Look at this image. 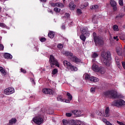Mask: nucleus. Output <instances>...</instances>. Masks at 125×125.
<instances>
[{
  "mask_svg": "<svg viewBox=\"0 0 125 125\" xmlns=\"http://www.w3.org/2000/svg\"><path fill=\"white\" fill-rule=\"evenodd\" d=\"M58 48H63V45L61 43H60L58 45Z\"/></svg>",
  "mask_w": 125,
  "mask_h": 125,
  "instance_id": "obj_41",
  "label": "nucleus"
},
{
  "mask_svg": "<svg viewBox=\"0 0 125 125\" xmlns=\"http://www.w3.org/2000/svg\"><path fill=\"white\" fill-rule=\"evenodd\" d=\"M114 40H116V41H119V38H118V36H114L113 37Z\"/></svg>",
  "mask_w": 125,
  "mask_h": 125,
  "instance_id": "obj_54",
  "label": "nucleus"
},
{
  "mask_svg": "<svg viewBox=\"0 0 125 125\" xmlns=\"http://www.w3.org/2000/svg\"><path fill=\"white\" fill-rule=\"evenodd\" d=\"M110 4H111V6L113 7V10L114 11H116V10H117V2H116L115 0H110Z\"/></svg>",
  "mask_w": 125,
  "mask_h": 125,
  "instance_id": "obj_11",
  "label": "nucleus"
},
{
  "mask_svg": "<svg viewBox=\"0 0 125 125\" xmlns=\"http://www.w3.org/2000/svg\"><path fill=\"white\" fill-rule=\"evenodd\" d=\"M6 26V25H5V24L0 22V27H2V28H5Z\"/></svg>",
  "mask_w": 125,
  "mask_h": 125,
  "instance_id": "obj_39",
  "label": "nucleus"
},
{
  "mask_svg": "<svg viewBox=\"0 0 125 125\" xmlns=\"http://www.w3.org/2000/svg\"><path fill=\"white\" fill-rule=\"evenodd\" d=\"M49 62L52 68H53V66L54 65L57 67H59V63L58 62V61H57V60H56L53 55L50 56Z\"/></svg>",
  "mask_w": 125,
  "mask_h": 125,
  "instance_id": "obj_4",
  "label": "nucleus"
},
{
  "mask_svg": "<svg viewBox=\"0 0 125 125\" xmlns=\"http://www.w3.org/2000/svg\"><path fill=\"white\" fill-rule=\"evenodd\" d=\"M103 122L105 123L106 125H107V123H109V122L107 121V119H103Z\"/></svg>",
  "mask_w": 125,
  "mask_h": 125,
  "instance_id": "obj_44",
  "label": "nucleus"
},
{
  "mask_svg": "<svg viewBox=\"0 0 125 125\" xmlns=\"http://www.w3.org/2000/svg\"><path fill=\"white\" fill-rule=\"evenodd\" d=\"M91 77H90V76H89V75L88 74H85V80H88L89 81L90 80V78Z\"/></svg>",
  "mask_w": 125,
  "mask_h": 125,
  "instance_id": "obj_36",
  "label": "nucleus"
},
{
  "mask_svg": "<svg viewBox=\"0 0 125 125\" xmlns=\"http://www.w3.org/2000/svg\"><path fill=\"white\" fill-rule=\"evenodd\" d=\"M51 6H53L54 7H64V5L61 2H58L56 3H52Z\"/></svg>",
  "mask_w": 125,
  "mask_h": 125,
  "instance_id": "obj_14",
  "label": "nucleus"
},
{
  "mask_svg": "<svg viewBox=\"0 0 125 125\" xmlns=\"http://www.w3.org/2000/svg\"><path fill=\"white\" fill-rule=\"evenodd\" d=\"M113 105L114 106H117V107L124 106V105H125V102L123 100H119L118 101H114L113 103Z\"/></svg>",
  "mask_w": 125,
  "mask_h": 125,
  "instance_id": "obj_10",
  "label": "nucleus"
},
{
  "mask_svg": "<svg viewBox=\"0 0 125 125\" xmlns=\"http://www.w3.org/2000/svg\"><path fill=\"white\" fill-rule=\"evenodd\" d=\"M21 73H23V74H26V70L23 69V68L21 69Z\"/></svg>",
  "mask_w": 125,
  "mask_h": 125,
  "instance_id": "obj_46",
  "label": "nucleus"
},
{
  "mask_svg": "<svg viewBox=\"0 0 125 125\" xmlns=\"http://www.w3.org/2000/svg\"><path fill=\"white\" fill-rule=\"evenodd\" d=\"M69 17H70V14L66 13L64 15V16L62 17V18H65V19H69Z\"/></svg>",
  "mask_w": 125,
  "mask_h": 125,
  "instance_id": "obj_31",
  "label": "nucleus"
},
{
  "mask_svg": "<svg viewBox=\"0 0 125 125\" xmlns=\"http://www.w3.org/2000/svg\"><path fill=\"white\" fill-rule=\"evenodd\" d=\"M4 57L6 59H12V55L7 53L4 54Z\"/></svg>",
  "mask_w": 125,
  "mask_h": 125,
  "instance_id": "obj_18",
  "label": "nucleus"
},
{
  "mask_svg": "<svg viewBox=\"0 0 125 125\" xmlns=\"http://www.w3.org/2000/svg\"><path fill=\"white\" fill-rule=\"evenodd\" d=\"M104 95L106 97H111V98H120L121 96L118 94L116 90H110L104 92Z\"/></svg>",
  "mask_w": 125,
  "mask_h": 125,
  "instance_id": "obj_2",
  "label": "nucleus"
},
{
  "mask_svg": "<svg viewBox=\"0 0 125 125\" xmlns=\"http://www.w3.org/2000/svg\"><path fill=\"white\" fill-rule=\"evenodd\" d=\"M115 61H116V62H117V64L120 65V63H119L120 60H119V58H118V57H115Z\"/></svg>",
  "mask_w": 125,
  "mask_h": 125,
  "instance_id": "obj_38",
  "label": "nucleus"
},
{
  "mask_svg": "<svg viewBox=\"0 0 125 125\" xmlns=\"http://www.w3.org/2000/svg\"><path fill=\"white\" fill-rule=\"evenodd\" d=\"M73 23H74V22H73V21H71V22H70V25H73Z\"/></svg>",
  "mask_w": 125,
  "mask_h": 125,
  "instance_id": "obj_61",
  "label": "nucleus"
},
{
  "mask_svg": "<svg viewBox=\"0 0 125 125\" xmlns=\"http://www.w3.org/2000/svg\"><path fill=\"white\" fill-rule=\"evenodd\" d=\"M49 12H50V13H51V14H53V12L52 11V10H49L48 11Z\"/></svg>",
  "mask_w": 125,
  "mask_h": 125,
  "instance_id": "obj_56",
  "label": "nucleus"
},
{
  "mask_svg": "<svg viewBox=\"0 0 125 125\" xmlns=\"http://www.w3.org/2000/svg\"><path fill=\"white\" fill-rule=\"evenodd\" d=\"M62 30H64V29H65V25H62Z\"/></svg>",
  "mask_w": 125,
  "mask_h": 125,
  "instance_id": "obj_58",
  "label": "nucleus"
},
{
  "mask_svg": "<svg viewBox=\"0 0 125 125\" xmlns=\"http://www.w3.org/2000/svg\"><path fill=\"white\" fill-rule=\"evenodd\" d=\"M14 92H15V90L14 88L11 87L5 89L3 91V93L5 95H10V94H13Z\"/></svg>",
  "mask_w": 125,
  "mask_h": 125,
  "instance_id": "obj_9",
  "label": "nucleus"
},
{
  "mask_svg": "<svg viewBox=\"0 0 125 125\" xmlns=\"http://www.w3.org/2000/svg\"><path fill=\"white\" fill-rule=\"evenodd\" d=\"M89 81L91 82H93V83H96L97 82H98V78L94 76H92L90 78Z\"/></svg>",
  "mask_w": 125,
  "mask_h": 125,
  "instance_id": "obj_20",
  "label": "nucleus"
},
{
  "mask_svg": "<svg viewBox=\"0 0 125 125\" xmlns=\"http://www.w3.org/2000/svg\"><path fill=\"white\" fill-rule=\"evenodd\" d=\"M43 116L42 115H38L37 117H35L33 118V120L35 124L37 125H42V123H43Z\"/></svg>",
  "mask_w": 125,
  "mask_h": 125,
  "instance_id": "obj_8",
  "label": "nucleus"
},
{
  "mask_svg": "<svg viewBox=\"0 0 125 125\" xmlns=\"http://www.w3.org/2000/svg\"><path fill=\"white\" fill-rule=\"evenodd\" d=\"M90 90L91 92H95V88H91Z\"/></svg>",
  "mask_w": 125,
  "mask_h": 125,
  "instance_id": "obj_51",
  "label": "nucleus"
},
{
  "mask_svg": "<svg viewBox=\"0 0 125 125\" xmlns=\"http://www.w3.org/2000/svg\"><path fill=\"white\" fill-rule=\"evenodd\" d=\"M98 72H99V73L101 74H103L105 73V69L102 67H100L99 71Z\"/></svg>",
  "mask_w": 125,
  "mask_h": 125,
  "instance_id": "obj_28",
  "label": "nucleus"
},
{
  "mask_svg": "<svg viewBox=\"0 0 125 125\" xmlns=\"http://www.w3.org/2000/svg\"><path fill=\"white\" fill-rule=\"evenodd\" d=\"M90 9H93L95 11L98 9V5H92L90 6Z\"/></svg>",
  "mask_w": 125,
  "mask_h": 125,
  "instance_id": "obj_27",
  "label": "nucleus"
},
{
  "mask_svg": "<svg viewBox=\"0 0 125 125\" xmlns=\"http://www.w3.org/2000/svg\"><path fill=\"white\" fill-rule=\"evenodd\" d=\"M93 36L94 37L95 43L96 45H97V44H99V45H102V44H103V40H102V38L96 36V33L95 32L93 33Z\"/></svg>",
  "mask_w": 125,
  "mask_h": 125,
  "instance_id": "obj_7",
  "label": "nucleus"
},
{
  "mask_svg": "<svg viewBox=\"0 0 125 125\" xmlns=\"http://www.w3.org/2000/svg\"><path fill=\"white\" fill-rule=\"evenodd\" d=\"M122 65H123V67L124 68V69H125V62H122Z\"/></svg>",
  "mask_w": 125,
  "mask_h": 125,
  "instance_id": "obj_55",
  "label": "nucleus"
},
{
  "mask_svg": "<svg viewBox=\"0 0 125 125\" xmlns=\"http://www.w3.org/2000/svg\"><path fill=\"white\" fill-rule=\"evenodd\" d=\"M77 112H78V110H74L72 111V113H73V114L75 115V116H76Z\"/></svg>",
  "mask_w": 125,
  "mask_h": 125,
  "instance_id": "obj_53",
  "label": "nucleus"
},
{
  "mask_svg": "<svg viewBox=\"0 0 125 125\" xmlns=\"http://www.w3.org/2000/svg\"><path fill=\"white\" fill-rule=\"evenodd\" d=\"M17 122V120H16V118H12L9 121V125H13L15 124V123Z\"/></svg>",
  "mask_w": 125,
  "mask_h": 125,
  "instance_id": "obj_19",
  "label": "nucleus"
},
{
  "mask_svg": "<svg viewBox=\"0 0 125 125\" xmlns=\"http://www.w3.org/2000/svg\"><path fill=\"white\" fill-rule=\"evenodd\" d=\"M119 4H120L121 6L124 5V1L123 0H119Z\"/></svg>",
  "mask_w": 125,
  "mask_h": 125,
  "instance_id": "obj_37",
  "label": "nucleus"
},
{
  "mask_svg": "<svg viewBox=\"0 0 125 125\" xmlns=\"http://www.w3.org/2000/svg\"><path fill=\"white\" fill-rule=\"evenodd\" d=\"M122 48H123V47H118L116 48V52H117L118 55H122Z\"/></svg>",
  "mask_w": 125,
  "mask_h": 125,
  "instance_id": "obj_23",
  "label": "nucleus"
},
{
  "mask_svg": "<svg viewBox=\"0 0 125 125\" xmlns=\"http://www.w3.org/2000/svg\"><path fill=\"white\" fill-rule=\"evenodd\" d=\"M81 31L82 32V33L85 35V36H89V33L87 32V31L86 30V28H85V27H82L81 28Z\"/></svg>",
  "mask_w": 125,
  "mask_h": 125,
  "instance_id": "obj_13",
  "label": "nucleus"
},
{
  "mask_svg": "<svg viewBox=\"0 0 125 125\" xmlns=\"http://www.w3.org/2000/svg\"><path fill=\"white\" fill-rule=\"evenodd\" d=\"M117 123L119 125H125V123H124V122H120V121H117Z\"/></svg>",
  "mask_w": 125,
  "mask_h": 125,
  "instance_id": "obj_40",
  "label": "nucleus"
},
{
  "mask_svg": "<svg viewBox=\"0 0 125 125\" xmlns=\"http://www.w3.org/2000/svg\"><path fill=\"white\" fill-rule=\"evenodd\" d=\"M85 35L82 33V35L80 36V38L82 40V41H83V42H85L86 39V37H85Z\"/></svg>",
  "mask_w": 125,
  "mask_h": 125,
  "instance_id": "obj_26",
  "label": "nucleus"
},
{
  "mask_svg": "<svg viewBox=\"0 0 125 125\" xmlns=\"http://www.w3.org/2000/svg\"><path fill=\"white\" fill-rule=\"evenodd\" d=\"M69 6L71 10H74V9H75V8H76V5H74V2H71L69 3Z\"/></svg>",
  "mask_w": 125,
  "mask_h": 125,
  "instance_id": "obj_22",
  "label": "nucleus"
},
{
  "mask_svg": "<svg viewBox=\"0 0 125 125\" xmlns=\"http://www.w3.org/2000/svg\"><path fill=\"white\" fill-rule=\"evenodd\" d=\"M88 5V2H86V4L84 5L83 6L84 7H85Z\"/></svg>",
  "mask_w": 125,
  "mask_h": 125,
  "instance_id": "obj_57",
  "label": "nucleus"
},
{
  "mask_svg": "<svg viewBox=\"0 0 125 125\" xmlns=\"http://www.w3.org/2000/svg\"><path fill=\"white\" fill-rule=\"evenodd\" d=\"M62 123L63 125H69V121H68L66 119L62 120Z\"/></svg>",
  "mask_w": 125,
  "mask_h": 125,
  "instance_id": "obj_29",
  "label": "nucleus"
},
{
  "mask_svg": "<svg viewBox=\"0 0 125 125\" xmlns=\"http://www.w3.org/2000/svg\"><path fill=\"white\" fill-rule=\"evenodd\" d=\"M120 40H122L123 41L125 40V34L120 37Z\"/></svg>",
  "mask_w": 125,
  "mask_h": 125,
  "instance_id": "obj_42",
  "label": "nucleus"
},
{
  "mask_svg": "<svg viewBox=\"0 0 125 125\" xmlns=\"http://www.w3.org/2000/svg\"><path fill=\"white\" fill-rule=\"evenodd\" d=\"M48 36L50 39H53L54 38V32L50 31L48 33Z\"/></svg>",
  "mask_w": 125,
  "mask_h": 125,
  "instance_id": "obj_25",
  "label": "nucleus"
},
{
  "mask_svg": "<svg viewBox=\"0 0 125 125\" xmlns=\"http://www.w3.org/2000/svg\"><path fill=\"white\" fill-rule=\"evenodd\" d=\"M61 9H59L57 7H56L54 9V11L55 12H57V13H59V12H60Z\"/></svg>",
  "mask_w": 125,
  "mask_h": 125,
  "instance_id": "obj_35",
  "label": "nucleus"
},
{
  "mask_svg": "<svg viewBox=\"0 0 125 125\" xmlns=\"http://www.w3.org/2000/svg\"><path fill=\"white\" fill-rule=\"evenodd\" d=\"M92 70L94 71V72H99V69L100 67H98V65L94 63L92 65Z\"/></svg>",
  "mask_w": 125,
  "mask_h": 125,
  "instance_id": "obj_15",
  "label": "nucleus"
},
{
  "mask_svg": "<svg viewBox=\"0 0 125 125\" xmlns=\"http://www.w3.org/2000/svg\"><path fill=\"white\" fill-rule=\"evenodd\" d=\"M3 45L1 44H0V50H3Z\"/></svg>",
  "mask_w": 125,
  "mask_h": 125,
  "instance_id": "obj_45",
  "label": "nucleus"
},
{
  "mask_svg": "<svg viewBox=\"0 0 125 125\" xmlns=\"http://www.w3.org/2000/svg\"><path fill=\"white\" fill-rule=\"evenodd\" d=\"M58 73V70H57V69L55 68L53 70L52 74V75H56V74H57Z\"/></svg>",
  "mask_w": 125,
  "mask_h": 125,
  "instance_id": "obj_32",
  "label": "nucleus"
},
{
  "mask_svg": "<svg viewBox=\"0 0 125 125\" xmlns=\"http://www.w3.org/2000/svg\"><path fill=\"white\" fill-rule=\"evenodd\" d=\"M113 29L114 31H116V32H118L119 31V26L117 25H114L113 26Z\"/></svg>",
  "mask_w": 125,
  "mask_h": 125,
  "instance_id": "obj_30",
  "label": "nucleus"
},
{
  "mask_svg": "<svg viewBox=\"0 0 125 125\" xmlns=\"http://www.w3.org/2000/svg\"><path fill=\"white\" fill-rule=\"evenodd\" d=\"M57 99L58 101H61L62 102V101H63V100H62V99L60 97H58L57 98Z\"/></svg>",
  "mask_w": 125,
  "mask_h": 125,
  "instance_id": "obj_50",
  "label": "nucleus"
},
{
  "mask_svg": "<svg viewBox=\"0 0 125 125\" xmlns=\"http://www.w3.org/2000/svg\"><path fill=\"white\" fill-rule=\"evenodd\" d=\"M124 16H125V14H120L118 15V17H120V18H122V17H124Z\"/></svg>",
  "mask_w": 125,
  "mask_h": 125,
  "instance_id": "obj_49",
  "label": "nucleus"
},
{
  "mask_svg": "<svg viewBox=\"0 0 125 125\" xmlns=\"http://www.w3.org/2000/svg\"><path fill=\"white\" fill-rule=\"evenodd\" d=\"M97 114L101 117H109L110 116V108L107 107L105 108V111L101 110L97 113Z\"/></svg>",
  "mask_w": 125,
  "mask_h": 125,
  "instance_id": "obj_5",
  "label": "nucleus"
},
{
  "mask_svg": "<svg viewBox=\"0 0 125 125\" xmlns=\"http://www.w3.org/2000/svg\"><path fill=\"white\" fill-rule=\"evenodd\" d=\"M81 8H83V7H81Z\"/></svg>",
  "mask_w": 125,
  "mask_h": 125,
  "instance_id": "obj_64",
  "label": "nucleus"
},
{
  "mask_svg": "<svg viewBox=\"0 0 125 125\" xmlns=\"http://www.w3.org/2000/svg\"><path fill=\"white\" fill-rule=\"evenodd\" d=\"M66 95L67 97H68V100H66L65 102H66V103H70V101H71V100L73 99V97L72 96V95H71V94H70V93H67L66 94Z\"/></svg>",
  "mask_w": 125,
  "mask_h": 125,
  "instance_id": "obj_16",
  "label": "nucleus"
},
{
  "mask_svg": "<svg viewBox=\"0 0 125 125\" xmlns=\"http://www.w3.org/2000/svg\"><path fill=\"white\" fill-rule=\"evenodd\" d=\"M98 19L97 18L96 16H93L92 17V21L93 23H94V24H96L98 22Z\"/></svg>",
  "mask_w": 125,
  "mask_h": 125,
  "instance_id": "obj_24",
  "label": "nucleus"
},
{
  "mask_svg": "<svg viewBox=\"0 0 125 125\" xmlns=\"http://www.w3.org/2000/svg\"><path fill=\"white\" fill-rule=\"evenodd\" d=\"M63 64L66 67L67 69H68L70 71H74L75 72L78 71V68H77V67L74 66L71 63L67 61H63Z\"/></svg>",
  "mask_w": 125,
  "mask_h": 125,
  "instance_id": "obj_6",
  "label": "nucleus"
},
{
  "mask_svg": "<svg viewBox=\"0 0 125 125\" xmlns=\"http://www.w3.org/2000/svg\"><path fill=\"white\" fill-rule=\"evenodd\" d=\"M96 57H98V54L95 52H94L92 55V58H96Z\"/></svg>",
  "mask_w": 125,
  "mask_h": 125,
  "instance_id": "obj_34",
  "label": "nucleus"
},
{
  "mask_svg": "<svg viewBox=\"0 0 125 125\" xmlns=\"http://www.w3.org/2000/svg\"><path fill=\"white\" fill-rule=\"evenodd\" d=\"M0 72L3 76H5V75H6V72L5 71V69H4L3 67L1 66H0Z\"/></svg>",
  "mask_w": 125,
  "mask_h": 125,
  "instance_id": "obj_21",
  "label": "nucleus"
},
{
  "mask_svg": "<svg viewBox=\"0 0 125 125\" xmlns=\"http://www.w3.org/2000/svg\"><path fill=\"white\" fill-rule=\"evenodd\" d=\"M41 1L45 2L46 0H40Z\"/></svg>",
  "mask_w": 125,
  "mask_h": 125,
  "instance_id": "obj_60",
  "label": "nucleus"
},
{
  "mask_svg": "<svg viewBox=\"0 0 125 125\" xmlns=\"http://www.w3.org/2000/svg\"><path fill=\"white\" fill-rule=\"evenodd\" d=\"M91 117H92V118H93L94 117V114H91Z\"/></svg>",
  "mask_w": 125,
  "mask_h": 125,
  "instance_id": "obj_59",
  "label": "nucleus"
},
{
  "mask_svg": "<svg viewBox=\"0 0 125 125\" xmlns=\"http://www.w3.org/2000/svg\"><path fill=\"white\" fill-rule=\"evenodd\" d=\"M82 114V111L80 110H78L76 112V116L78 117H81V114Z\"/></svg>",
  "mask_w": 125,
  "mask_h": 125,
  "instance_id": "obj_33",
  "label": "nucleus"
},
{
  "mask_svg": "<svg viewBox=\"0 0 125 125\" xmlns=\"http://www.w3.org/2000/svg\"><path fill=\"white\" fill-rule=\"evenodd\" d=\"M31 82L32 83H33V84H36V83L35 82V81H34V79L31 78L30 79Z\"/></svg>",
  "mask_w": 125,
  "mask_h": 125,
  "instance_id": "obj_52",
  "label": "nucleus"
},
{
  "mask_svg": "<svg viewBox=\"0 0 125 125\" xmlns=\"http://www.w3.org/2000/svg\"><path fill=\"white\" fill-rule=\"evenodd\" d=\"M101 56L102 62H103V63L107 67L111 66V64L110 63V57L111 56V54L110 52H103L101 54Z\"/></svg>",
  "mask_w": 125,
  "mask_h": 125,
  "instance_id": "obj_1",
  "label": "nucleus"
},
{
  "mask_svg": "<svg viewBox=\"0 0 125 125\" xmlns=\"http://www.w3.org/2000/svg\"><path fill=\"white\" fill-rule=\"evenodd\" d=\"M66 117H72V113H66Z\"/></svg>",
  "mask_w": 125,
  "mask_h": 125,
  "instance_id": "obj_43",
  "label": "nucleus"
},
{
  "mask_svg": "<svg viewBox=\"0 0 125 125\" xmlns=\"http://www.w3.org/2000/svg\"><path fill=\"white\" fill-rule=\"evenodd\" d=\"M78 124V120H71L68 121V125H77Z\"/></svg>",
  "mask_w": 125,
  "mask_h": 125,
  "instance_id": "obj_17",
  "label": "nucleus"
},
{
  "mask_svg": "<svg viewBox=\"0 0 125 125\" xmlns=\"http://www.w3.org/2000/svg\"><path fill=\"white\" fill-rule=\"evenodd\" d=\"M40 41H41V42H45L46 39H45V38H41V39H40Z\"/></svg>",
  "mask_w": 125,
  "mask_h": 125,
  "instance_id": "obj_47",
  "label": "nucleus"
},
{
  "mask_svg": "<svg viewBox=\"0 0 125 125\" xmlns=\"http://www.w3.org/2000/svg\"><path fill=\"white\" fill-rule=\"evenodd\" d=\"M0 10H1V8H0Z\"/></svg>",
  "mask_w": 125,
  "mask_h": 125,
  "instance_id": "obj_63",
  "label": "nucleus"
},
{
  "mask_svg": "<svg viewBox=\"0 0 125 125\" xmlns=\"http://www.w3.org/2000/svg\"><path fill=\"white\" fill-rule=\"evenodd\" d=\"M42 92L45 94H52V90L48 88H44L42 89Z\"/></svg>",
  "mask_w": 125,
  "mask_h": 125,
  "instance_id": "obj_12",
  "label": "nucleus"
},
{
  "mask_svg": "<svg viewBox=\"0 0 125 125\" xmlns=\"http://www.w3.org/2000/svg\"><path fill=\"white\" fill-rule=\"evenodd\" d=\"M77 13H79V14H82V10H81V9H78L77 10Z\"/></svg>",
  "mask_w": 125,
  "mask_h": 125,
  "instance_id": "obj_48",
  "label": "nucleus"
},
{
  "mask_svg": "<svg viewBox=\"0 0 125 125\" xmlns=\"http://www.w3.org/2000/svg\"><path fill=\"white\" fill-rule=\"evenodd\" d=\"M63 54L65 55V56H70L71 57V60H72V61H73V62H75V63H83L82 60L79 59L78 57L75 56L73 57V53H72L71 52H63Z\"/></svg>",
  "mask_w": 125,
  "mask_h": 125,
  "instance_id": "obj_3",
  "label": "nucleus"
},
{
  "mask_svg": "<svg viewBox=\"0 0 125 125\" xmlns=\"http://www.w3.org/2000/svg\"><path fill=\"white\" fill-rule=\"evenodd\" d=\"M124 49H125V51H124V56H125V46H124Z\"/></svg>",
  "mask_w": 125,
  "mask_h": 125,
  "instance_id": "obj_62",
  "label": "nucleus"
}]
</instances>
